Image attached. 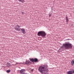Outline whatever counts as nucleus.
Wrapping results in <instances>:
<instances>
[{
	"label": "nucleus",
	"mask_w": 74,
	"mask_h": 74,
	"mask_svg": "<svg viewBox=\"0 0 74 74\" xmlns=\"http://www.w3.org/2000/svg\"><path fill=\"white\" fill-rule=\"evenodd\" d=\"M17 63H16V64L15 65H16L17 64Z\"/></svg>",
	"instance_id": "nucleus-23"
},
{
	"label": "nucleus",
	"mask_w": 74,
	"mask_h": 74,
	"mask_svg": "<svg viewBox=\"0 0 74 74\" xmlns=\"http://www.w3.org/2000/svg\"><path fill=\"white\" fill-rule=\"evenodd\" d=\"M22 14H24V12H22Z\"/></svg>",
	"instance_id": "nucleus-19"
},
{
	"label": "nucleus",
	"mask_w": 74,
	"mask_h": 74,
	"mask_svg": "<svg viewBox=\"0 0 74 74\" xmlns=\"http://www.w3.org/2000/svg\"><path fill=\"white\" fill-rule=\"evenodd\" d=\"M67 40H70V39H67Z\"/></svg>",
	"instance_id": "nucleus-24"
},
{
	"label": "nucleus",
	"mask_w": 74,
	"mask_h": 74,
	"mask_svg": "<svg viewBox=\"0 0 74 74\" xmlns=\"http://www.w3.org/2000/svg\"><path fill=\"white\" fill-rule=\"evenodd\" d=\"M19 63H17V64H19Z\"/></svg>",
	"instance_id": "nucleus-26"
},
{
	"label": "nucleus",
	"mask_w": 74,
	"mask_h": 74,
	"mask_svg": "<svg viewBox=\"0 0 74 74\" xmlns=\"http://www.w3.org/2000/svg\"><path fill=\"white\" fill-rule=\"evenodd\" d=\"M29 59L31 62H32L33 63L34 62L36 63L38 62V59L37 58H34V59L33 58H29Z\"/></svg>",
	"instance_id": "nucleus-4"
},
{
	"label": "nucleus",
	"mask_w": 74,
	"mask_h": 74,
	"mask_svg": "<svg viewBox=\"0 0 74 74\" xmlns=\"http://www.w3.org/2000/svg\"><path fill=\"white\" fill-rule=\"evenodd\" d=\"M37 35L38 36H41L43 38H46V35L47 34L44 31H39Z\"/></svg>",
	"instance_id": "nucleus-3"
},
{
	"label": "nucleus",
	"mask_w": 74,
	"mask_h": 74,
	"mask_svg": "<svg viewBox=\"0 0 74 74\" xmlns=\"http://www.w3.org/2000/svg\"><path fill=\"white\" fill-rule=\"evenodd\" d=\"M11 72V70H6V72L7 73H9L10 72Z\"/></svg>",
	"instance_id": "nucleus-13"
},
{
	"label": "nucleus",
	"mask_w": 74,
	"mask_h": 74,
	"mask_svg": "<svg viewBox=\"0 0 74 74\" xmlns=\"http://www.w3.org/2000/svg\"><path fill=\"white\" fill-rule=\"evenodd\" d=\"M21 30L23 34H25V33H26V32H25V29H21Z\"/></svg>",
	"instance_id": "nucleus-8"
},
{
	"label": "nucleus",
	"mask_w": 74,
	"mask_h": 74,
	"mask_svg": "<svg viewBox=\"0 0 74 74\" xmlns=\"http://www.w3.org/2000/svg\"><path fill=\"white\" fill-rule=\"evenodd\" d=\"M22 64V63H19V64Z\"/></svg>",
	"instance_id": "nucleus-21"
},
{
	"label": "nucleus",
	"mask_w": 74,
	"mask_h": 74,
	"mask_svg": "<svg viewBox=\"0 0 74 74\" xmlns=\"http://www.w3.org/2000/svg\"><path fill=\"white\" fill-rule=\"evenodd\" d=\"M66 22L67 23H68V22H69V19H68V17L67 16H66Z\"/></svg>",
	"instance_id": "nucleus-10"
},
{
	"label": "nucleus",
	"mask_w": 74,
	"mask_h": 74,
	"mask_svg": "<svg viewBox=\"0 0 74 74\" xmlns=\"http://www.w3.org/2000/svg\"><path fill=\"white\" fill-rule=\"evenodd\" d=\"M65 47V49H72V45L71 43H66L63 44V45L60 47V48H64Z\"/></svg>",
	"instance_id": "nucleus-2"
},
{
	"label": "nucleus",
	"mask_w": 74,
	"mask_h": 74,
	"mask_svg": "<svg viewBox=\"0 0 74 74\" xmlns=\"http://www.w3.org/2000/svg\"><path fill=\"white\" fill-rule=\"evenodd\" d=\"M66 24H68V23H66Z\"/></svg>",
	"instance_id": "nucleus-27"
},
{
	"label": "nucleus",
	"mask_w": 74,
	"mask_h": 74,
	"mask_svg": "<svg viewBox=\"0 0 74 74\" xmlns=\"http://www.w3.org/2000/svg\"><path fill=\"white\" fill-rule=\"evenodd\" d=\"M74 63V60H72L71 62V65L72 66H73V64Z\"/></svg>",
	"instance_id": "nucleus-12"
},
{
	"label": "nucleus",
	"mask_w": 74,
	"mask_h": 74,
	"mask_svg": "<svg viewBox=\"0 0 74 74\" xmlns=\"http://www.w3.org/2000/svg\"><path fill=\"white\" fill-rule=\"evenodd\" d=\"M15 29L16 30H17L18 31H20V29L16 27L15 28Z\"/></svg>",
	"instance_id": "nucleus-11"
},
{
	"label": "nucleus",
	"mask_w": 74,
	"mask_h": 74,
	"mask_svg": "<svg viewBox=\"0 0 74 74\" xmlns=\"http://www.w3.org/2000/svg\"><path fill=\"white\" fill-rule=\"evenodd\" d=\"M21 2H22V3H24V1L23 0L22 1L21 0Z\"/></svg>",
	"instance_id": "nucleus-14"
},
{
	"label": "nucleus",
	"mask_w": 74,
	"mask_h": 74,
	"mask_svg": "<svg viewBox=\"0 0 74 74\" xmlns=\"http://www.w3.org/2000/svg\"><path fill=\"white\" fill-rule=\"evenodd\" d=\"M16 27H18V25H17L15 26Z\"/></svg>",
	"instance_id": "nucleus-20"
},
{
	"label": "nucleus",
	"mask_w": 74,
	"mask_h": 74,
	"mask_svg": "<svg viewBox=\"0 0 74 74\" xmlns=\"http://www.w3.org/2000/svg\"><path fill=\"white\" fill-rule=\"evenodd\" d=\"M18 27H20V26H18Z\"/></svg>",
	"instance_id": "nucleus-25"
},
{
	"label": "nucleus",
	"mask_w": 74,
	"mask_h": 74,
	"mask_svg": "<svg viewBox=\"0 0 74 74\" xmlns=\"http://www.w3.org/2000/svg\"><path fill=\"white\" fill-rule=\"evenodd\" d=\"M25 64V62H23L22 63V64Z\"/></svg>",
	"instance_id": "nucleus-15"
},
{
	"label": "nucleus",
	"mask_w": 74,
	"mask_h": 74,
	"mask_svg": "<svg viewBox=\"0 0 74 74\" xmlns=\"http://www.w3.org/2000/svg\"><path fill=\"white\" fill-rule=\"evenodd\" d=\"M19 1L21 2L22 1V0H18Z\"/></svg>",
	"instance_id": "nucleus-18"
},
{
	"label": "nucleus",
	"mask_w": 74,
	"mask_h": 74,
	"mask_svg": "<svg viewBox=\"0 0 74 74\" xmlns=\"http://www.w3.org/2000/svg\"><path fill=\"white\" fill-rule=\"evenodd\" d=\"M25 69H22L20 71V73L21 74H23L25 73Z\"/></svg>",
	"instance_id": "nucleus-6"
},
{
	"label": "nucleus",
	"mask_w": 74,
	"mask_h": 74,
	"mask_svg": "<svg viewBox=\"0 0 74 74\" xmlns=\"http://www.w3.org/2000/svg\"><path fill=\"white\" fill-rule=\"evenodd\" d=\"M30 63H32V62H30L29 60H27L25 62V65H29Z\"/></svg>",
	"instance_id": "nucleus-5"
},
{
	"label": "nucleus",
	"mask_w": 74,
	"mask_h": 74,
	"mask_svg": "<svg viewBox=\"0 0 74 74\" xmlns=\"http://www.w3.org/2000/svg\"><path fill=\"white\" fill-rule=\"evenodd\" d=\"M31 71H32V72H33V69H32L31 70Z\"/></svg>",
	"instance_id": "nucleus-16"
},
{
	"label": "nucleus",
	"mask_w": 74,
	"mask_h": 74,
	"mask_svg": "<svg viewBox=\"0 0 74 74\" xmlns=\"http://www.w3.org/2000/svg\"><path fill=\"white\" fill-rule=\"evenodd\" d=\"M73 69H71V70L70 71H69L68 73V74H73Z\"/></svg>",
	"instance_id": "nucleus-7"
},
{
	"label": "nucleus",
	"mask_w": 74,
	"mask_h": 74,
	"mask_svg": "<svg viewBox=\"0 0 74 74\" xmlns=\"http://www.w3.org/2000/svg\"><path fill=\"white\" fill-rule=\"evenodd\" d=\"M6 65L7 66V67H10L11 66V64L9 62H8L6 64Z\"/></svg>",
	"instance_id": "nucleus-9"
},
{
	"label": "nucleus",
	"mask_w": 74,
	"mask_h": 74,
	"mask_svg": "<svg viewBox=\"0 0 74 74\" xmlns=\"http://www.w3.org/2000/svg\"><path fill=\"white\" fill-rule=\"evenodd\" d=\"M51 16V14H49V17H50Z\"/></svg>",
	"instance_id": "nucleus-22"
},
{
	"label": "nucleus",
	"mask_w": 74,
	"mask_h": 74,
	"mask_svg": "<svg viewBox=\"0 0 74 74\" xmlns=\"http://www.w3.org/2000/svg\"><path fill=\"white\" fill-rule=\"evenodd\" d=\"M72 74L73 73H74V70H73L72 71Z\"/></svg>",
	"instance_id": "nucleus-17"
},
{
	"label": "nucleus",
	"mask_w": 74,
	"mask_h": 74,
	"mask_svg": "<svg viewBox=\"0 0 74 74\" xmlns=\"http://www.w3.org/2000/svg\"><path fill=\"white\" fill-rule=\"evenodd\" d=\"M38 70L42 74H46L45 72H48L49 70L48 69V65H41L39 67Z\"/></svg>",
	"instance_id": "nucleus-1"
}]
</instances>
